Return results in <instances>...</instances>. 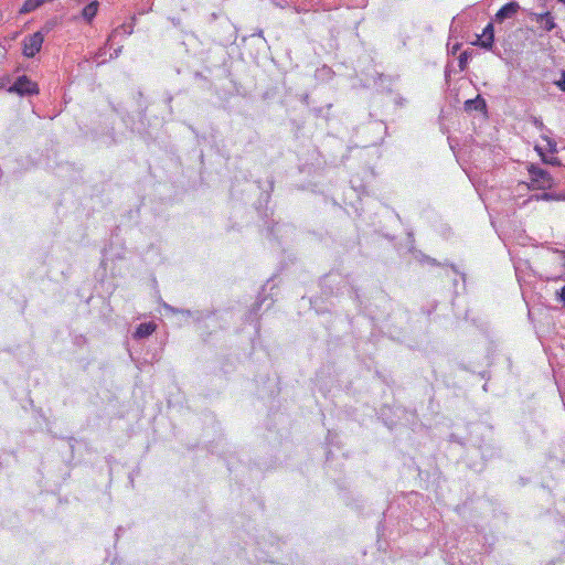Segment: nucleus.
<instances>
[{
  "label": "nucleus",
  "instance_id": "nucleus-1",
  "mask_svg": "<svg viewBox=\"0 0 565 565\" xmlns=\"http://www.w3.org/2000/svg\"><path fill=\"white\" fill-rule=\"evenodd\" d=\"M529 173L533 188L544 190L552 186L553 179L546 170L531 164L529 168Z\"/></svg>",
  "mask_w": 565,
  "mask_h": 565
},
{
  "label": "nucleus",
  "instance_id": "nucleus-2",
  "mask_svg": "<svg viewBox=\"0 0 565 565\" xmlns=\"http://www.w3.org/2000/svg\"><path fill=\"white\" fill-rule=\"evenodd\" d=\"M44 42V35L42 32L38 31L33 34H30L23 40L22 53L25 57H33L38 54L42 47Z\"/></svg>",
  "mask_w": 565,
  "mask_h": 565
},
{
  "label": "nucleus",
  "instance_id": "nucleus-3",
  "mask_svg": "<svg viewBox=\"0 0 565 565\" xmlns=\"http://www.w3.org/2000/svg\"><path fill=\"white\" fill-rule=\"evenodd\" d=\"M9 92H14L19 95H34L39 93V87L35 82L22 75L17 78L14 84L9 88Z\"/></svg>",
  "mask_w": 565,
  "mask_h": 565
},
{
  "label": "nucleus",
  "instance_id": "nucleus-4",
  "mask_svg": "<svg viewBox=\"0 0 565 565\" xmlns=\"http://www.w3.org/2000/svg\"><path fill=\"white\" fill-rule=\"evenodd\" d=\"M520 4L515 1L502 6L495 13V22L502 23L507 19H512L519 11Z\"/></svg>",
  "mask_w": 565,
  "mask_h": 565
},
{
  "label": "nucleus",
  "instance_id": "nucleus-5",
  "mask_svg": "<svg viewBox=\"0 0 565 565\" xmlns=\"http://www.w3.org/2000/svg\"><path fill=\"white\" fill-rule=\"evenodd\" d=\"M494 42V30L492 23H488L483 29L482 34L478 36L477 42L475 44L486 49L491 50Z\"/></svg>",
  "mask_w": 565,
  "mask_h": 565
},
{
  "label": "nucleus",
  "instance_id": "nucleus-6",
  "mask_svg": "<svg viewBox=\"0 0 565 565\" xmlns=\"http://www.w3.org/2000/svg\"><path fill=\"white\" fill-rule=\"evenodd\" d=\"M156 330H157V324L152 321L140 323L137 327L134 337L136 339H143V338L151 335Z\"/></svg>",
  "mask_w": 565,
  "mask_h": 565
},
{
  "label": "nucleus",
  "instance_id": "nucleus-7",
  "mask_svg": "<svg viewBox=\"0 0 565 565\" xmlns=\"http://www.w3.org/2000/svg\"><path fill=\"white\" fill-rule=\"evenodd\" d=\"M99 8V2L97 0L90 1L86 7L82 10V17L88 23L93 21V19L97 15Z\"/></svg>",
  "mask_w": 565,
  "mask_h": 565
},
{
  "label": "nucleus",
  "instance_id": "nucleus-8",
  "mask_svg": "<svg viewBox=\"0 0 565 565\" xmlns=\"http://www.w3.org/2000/svg\"><path fill=\"white\" fill-rule=\"evenodd\" d=\"M541 20L545 21V29L547 31H551L555 28V23L553 21L552 15L550 14V12H545L544 14H541Z\"/></svg>",
  "mask_w": 565,
  "mask_h": 565
},
{
  "label": "nucleus",
  "instance_id": "nucleus-9",
  "mask_svg": "<svg viewBox=\"0 0 565 565\" xmlns=\"http://www.w3.org/2000/svg\"><path fill=\"white\" fill-rule=\"evenodd\" d=\"M468 58H469V55L467 52H462L459 55L458 63H459V67L461 71H463L466 68Z\"/></svg>",
  "mask_w": 565,
  "mask_h": 565
},
{
  "label": "nucleus",
  "instance_id": "nucleus-10",
  "mask_svg": "<svg viewBox=\"0 0 565 565\" xmlns=\"http://www.w3.org/2000/svg\"><path fill=\"white\" fill-rule=\"evenodd\" d=\"M556 84L563 92H565V71L562 73V79Z\"/></svg>",
  "mask_w": 565,
  "mask_h": 565
},
{
  "label": "nucleus",
  "instance_id": "nucleus-11",
  "mask_svg": "<svg viewBox=\"0 0 565 565\" xmlns=\"http://www.w3.org/2000/svg\"><path fill=\"white\" fill-rule=\"evenodd\" d=\"M536 200H551L552 199V195L548 194V193H543L541 195H536L535 196Z\"/></svg>",
  "mask_w": 565,
  "mask_h": 565
},
{
  "label": "nucleus",
  "instance_id": "nucleus-12",
  "mask_svg": "<svg viewBox=\"0 0 565 565\" xmlns=\"http://www.w3.org/2000/svg\"><path fill=\"white\" fill-rule=\"evenodd\" d=\"M559 297H561V300L565 303V286L561 289Z\"/></svg>",
  "mask_w": 565,
  "mask_h": 565
},
{
  "label": "nucleus",
  "instance_id": "nucleus-13",
  "mask_svg": "<svg viewBox=\"0 0 565 565\" xmlns=\"http://www.w3.org/2000/svg\"><path fill=\"white\" fill-rule=\"evenodd\" d=\"M558 1L562 2V3H565V0H558Z\"/></svg>",
  "mask_w": 565,
  "mask_h": 565
}]
</instances>
